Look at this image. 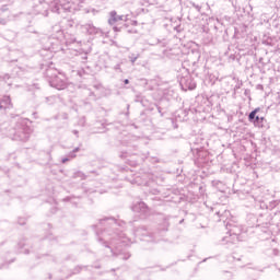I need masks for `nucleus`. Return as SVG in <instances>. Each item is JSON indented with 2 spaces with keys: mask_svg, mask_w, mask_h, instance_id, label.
<instances>
[{
  "mask_svg": "<svg viewBox=\"0 0 280 280\" xmlns=\"http://www.w3.org/2000/svg\"><path fill=\"white\" fill-rule=\"evenodd\" d=\"M51 69H48L46 71V75L49 78V84L52 86V89H57V91H65L67 86H69V83L67 82V77L65 74L59 73L58 75L52 77L51 75Z\"/></svg>",
  "mask_w": 280,
  "mask_h": 280,
  "instance_id": "nucleus-1",
  "label": "nucleus"
},
{
  "mask_svg": "<svg viewBox=\"0 0 280 280\" xmlns=\"http://www.w3.org/2000/svg\"><path fill=\"white\" fill-rule=\"evenodd\" d=\"M103 240L105 242H108V244H110L112 246H115V244H119L118 242H120V244H124L125 246H127L128 244V238L124 236V234H114V236L110 238L108 237L107 233H104Z\"/></svg>",
  "mask_w": 280,
  "mask_h": 280,
  "instance_id": "nucleus-2",
  "label": "nucleus"
},
{
  "mask_svg": "<svg viewBox=\"0 0 280 280\" xmlns=\"http://www.w3.org/2000/svg\"><path fill=\"white\" fill-rule=\"evenodd\" d=\"M179 85L182 91H194L196 89V82L191 79L190 75H186L179 80Z\"/></svg>",
  "mask_w": 280,
  "mask_h": 280,
  "instance_id": "nucleus-3",
  "label": "nucleus"
},
{
  "mask_svg": "<svg viewBox=\"0 0 280 280\" xmlns=\"http://www.w3.org/2000/svg\"><path fill=\"white\" fill-rule=\"evenodd\" d=\"M124 19H126L125 15H118L117 11H112L109 13L108 23L109 25H115L116 23H119V21H124Z\"/></svg>",
  "mask_w": 280,
  "mask_h": 280,
  "instance_id": "nucleus-4",
  "label": "nucleus"
},
{
  "mask_svg": "<svg viewBox=\"0 0 280 280\" xmlns=\"http://www.w3.org/2000/svg\"><path fill=\"white\" fill-rule=\"evenodd\" d=\"M132 211H135V213H148V207L145 206V202L139 201L133 205Z\"/></svg>",
  "mask_w": 280,
  "mask_h": 280,
  "instance_id": "nucleus-5",
  "label": "nucleus"
},
{
  "mask_svg": "<svg viewBox=\"0 0 280 280\" xmlns=\"http://www.w3.org/2000/svg\"><path fill=\"white\" fill-rule=\"evenodd\" d=\"M224 240L226 242H230L231 244H236V242H240V235H237V233H235V231L230 230V235L225 236Z\"/></svg>",
  "mask_w": 280,
  "mask_h": 280,
  "instance_id": "nucleus-6",
  "label": "nucleus"
},
{
  "mask_svg": "<svg viewBox=\"0 0 280 280\" xmlns=\"http://www.w3.org/2000/svg\"><path fill=\"white\" fill-rule=\"evenodd\" d=\"M82 27H83V30H84L85 32H88V34H90V35L100 34V28L95 27V26L92 25V24H85V25H83Z\"/></svg>",
  "mask_w": 280,
  "mask_h": 280,
  "instance_id": "nucleus-7",
  "label": "nucleus"
},
{
  "mask_svg": "<svg viewBox=\"0 0 280 280\" xmlns=\"http://www.w3.org/2000/svg\"><path fill=\"white\" fill-rule=\"evenodd\" d=\"M10 104H11L10 96H3V98L0 101V110L3 108L4 109L10 108Z\"/></svg>",
  "mask_w": 280,
  "mask_h": 280,
  "instance_id": "nucleus-8",
  "label": "nucleus"
},
{
  "mask_svg": "<svg viewBox=\"0 0 280 280\" xmlns=\"http://www.w3.org/2000/svg\"><path fill=\"white\" fill-rule=\"evenodd\" d=\"M264 121H266V118L256 116L254 120V125L257 126L258 128H264Z\"/></svg>",
  "mask_w": 280,
  "mask_h": 280,
  "instance_id": "nucleus-9",
  "label": "nucleus"
},
{
  "mask_svg": "<svg viewBox=\"0 0 280 280\" xmlns=\"http://www.w3.org/2000/svg\"><path fill=\"white\" fill-rule=\"evenodd\" d=\"M145 235H148V230L147 229L141 228V229H138L136 231V236L137 237H145Z\"/></svg>",
  "mask_w": 280,
  "mask_h": 280,
  "instance_id": "nucleus-10",
  "label": "nucleus"
},
{
  "mask_svg": "<svg viewBox=\"0 0 280 280\" xmlns=\"http://www.w3.org/2000/svg\"><path fill=\"white\" fill-rule=\"evenodd\" d=\"M257 113H259V108H256L255 110H253L249 115H248V120L249 121H255V119H256V115H257Z\"/></svg>",
  "mask_w": 280,
  "mask_h": 280,
  "instance_id": "nucleus-11",
  "label": "nucleus"
},
{
  "mask_svg": "<svg viewBox=\"0 0 280 280\" xmlns=\"http://www.w3.org/2000/svg\"><path fill=\"white\" fill-rule=\"evenodd\" d=\"M139 59V55H135V54H131L129 56V60L132 65H135V62H137V60Z\"/></svg>",
  "mask_w": 280,
  "mask_h": 280,
  "instance_id": "nucleus-12",
  "label": "nucleus"
},
{
  "mask_svg": "<svg viewBox=\"0 0 280 280\" xmlns=\"http://www.w3.org/2000/svg\"><path fill=\"white\" fill-rule=\"evenodd\" d=\"M27 139H30V133H23L20 136V141H27Z\"/></svg>",
  "mask_w": 280,
  "mask_h": 280,
  "instance_id": "nucleus-13",
  "label": "nucleus"
},
{
  "mask_svg": "<svg viewBox=\"0 0 280 280\" xmlns=\"http://www.w3.org/2000/svg\"><path fill=\"white\" fill-rule=\"evenodd\" d=\"M75 152H80V148H75L74 150H73V152H71L70 154H69V156H70V159H75Z\"/></svg>",
  "mask_w": 280,
  "mask_h": 280,
  "instance_id": "nucleus-14",
  "label": "nucleus"
},
{
  "mask_svg": "<svg viewBox=\"0 0 280 280\" xmlns=\"http://www.w3.org/2000/svg\"><path fill=\"white\" fill-rule=\"evenodd\" d=\"M67 161H69V159L65 158L61 160V163H67Z\"/></svg>",
  "mask_w": 280,
  "mask_h": 280,
  "instance_id": "nucleus-15",
  "label": "nucleus"
},
{
  "mask_svg": "<svg viewBox=\"0 0 280 280\" xmlns=\"http://www.w3.org/2000/svg\"><path fill=\"white\" fill-rule=\"evenodd\" d=\"M124 82L125 84H130V81L128 79H126Z\"/></svg>",
  "mask_w": 280,
  "mask_h": 280,
  "instance_id": "nucleus-16",
  "label": "nucleus"
},
{
  "mask_svg": "<svg viewBox=\"0 0 280 280\" xmlns=\"http://www.w3.org/2000/svg\"><path fill=\"white\" fill-rule=\"evenodd\" d=\"M114 32H119V30L117 28V26L114 27Z\"/></svg>",
  "mask_w": 280,
  "mask_h": 280,
  "instance_id": "nucleus-17",
  "label": "nucleus"
},
{
  "mask_svg": "<svg viewBox=\"0 0 280 280\" xmlns=\"http://www.w3.org/2000/svg\"><path fill=\"white\" fill-rule=\"evenodd\" d=\"M130 258V255H127V257H125V259H129Z\"/></svg>",
  "mask_w": 280,
  "mask_h": 280,
  "instance_id": "nucleus-18",
  "label": "nucleus"
},
{
  "mask_svg": "<svg viewBox=\"0 0 280 280\" xmlns=\"http://www.w3.org/2000/svg\"><path fill=\"white\" fill-rule=\"evenodd\" d=\"M115 69H119V65H117V66L115 67Z\"/></svg>",
  "mask_w": 280,
  "mask_h": 280,
  "instance_id": "nucleus-19",
  "label": "nucleus"
},
{
  "mask_svg": "<svg viewBox=\"0 0 280 280\" xmlns=\"http://www.w3.org/2000/svg\"><path fill=\"white\" fill-rule=\"evenodd\" d=\"M183 222H184V220H180V221H179V224H183Z\"/></svg>",
  "mask_w": 280,
  "mask_h": 280,
  "instance_id": "nucleus-20",
  "label": "nucleus"
},
{
  "mask_svg": "<svg viewBox=\"0 0 280 280\" xmlns=\"http://www.w3.org/2000/svg\"><path fill=\"white\" fill-rule=\"evenodd\" d=\"M196 8H197V10H200V7L197 5Z\"/></svg>",
  "mask_w": 280,
  "mask_h": 280,
  "instance_id": "nucleus-21",
  "label": "nucleus"
},
{
  "mask_svg": "<svg viewBox=\"0 0 280 280\" xmlns=\"http://www.w3.org/2000/svg\"><path fill=\"white\" fill-rule=\"evenodd\" d=\"M74 135H78V131H74Z\"/></svg>",
  "mask_w": 280,
  "mask_h": 280,
  "instance_id": "nucleus-22",
  "label": "nucleus"
}]
</instances>
